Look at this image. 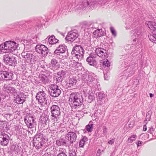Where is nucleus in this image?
<instances>
[{
  "label": "nucleus",
  "instance_id": "nucleus-44",
  "mask_svg": "<svg viewBox=\"0 0 156 156\" xmlns=\"http://www.w3.org/2000/svg\"><path fill=\"white\" fill-rule=\"evenodd\" d=\"M68 64V63L67 62H66L65 63L64 65L63 66L64 69H69L70 68V65Z\"/></svg>",
  "mask_w": 156,
  "mask_h": 156
},
{
  "label": "nucleus",
  "instance_id": "nucleus-19",
  "mask_svg": "<svg viewBox=\"0 0 156 156\" xmlns=\"http://www.w3.org/2000/svg\"><path fill=\"white\" fill-rule=\"evenodd\" d=\"M72 51L79 52V54L80 53V55H79L80 56H81V55H83L84 54L83 49V47L80 45H76L74 46Z\"/></svg>",
  "mask_w": 156,
  "mask_h": 156
},
{
  "label": "nucleus",
  "instance_id": "nucleus-24",
  "mask_svg": "<svg viewBox=\"0 0 156 156\" xmlns=\"http://www.w3.org/2000/svg\"><path fill=\"white\" fill-rule=\"evenodd\" d=\"M67 141L66 137H64L57 140L56 144L58 146L65 145L66 144Z\"/></svg>",
  "mask_w": 156,
  "mask_h": 156
},
{
  "label": "nucleus",
  "instance_id": "nucleus-22",
  "mask_svg": "<svg viewBox=\"0 0 156 156\" xmlns=\"http://www.w3.org/2000/svg\"><path fill=\"white\" fill-rule=\"evenodd\" d=\"M23 94H20L16 96V101L17 103L23 104L25 101L24 98L23 97Z\"/></svg>",
  "mask_w": 156,
  "mask_h": 156
},
{
  "label": "nucleus",
  "instance_id": "nucleus-64",
  "mask_svg": "<svg viewBox=\"0 0 156 156\" xmlns=\"http://www.w3.org/2000/svg\"><path fill=\"white\" fill-rule=\"evenodd\" d=\"M136 40V38H135V39H134L133 40V41H135Z\"/></svg>",
  "mask_w": 156,
  "mask_h": 156
},
{
  "label": "nucleus",
  "instance_id": "nucleus-37",
  "mask_svg": "<svg viewBox=\"0 0 156 156\" xmlns=\"http://www.w3.org/2000/svg\"><path fill=\"white\" fill-rule=\"evenodd\" d=\"M41 136V135L40 134L36 135L35 136L33 141L36 140L37 141L41 142L42 136Z\"/></svg>",
  "mask_w": 156,
  "mask_h": 156
},
{
  "label": "nucleus",
  "instance_id": "nucleus-3",
  "mask_svg": "<svg viewBox=\"0 0 156 156\" xmlns=\"http://www.w3.org/2000/svg\"><path fill=\"white\" fill-rule=\"evenodd\" d=\"M96 76L95 74L92 73H89L88 74H84L82 76V80L84 82L88 84L89 86L93 87L95 85L97 84V81L95 80Z\"/></svg>",
  "mask_w": 156,
  "mask_h": 156
},
{
  "label": "nucleus",
  "instance_id": "nucleus-41",
  "mask_svg": "<svg viewBox=\"0 0 156 156\" xmlns=\"http://www.w3.org/2000/svg\"><path fill=\"white\" fill-rule=\"evenodd\" d=\"M103 65L105 67H108L110 66V62L107 59H106L103 62Z\"/></svg>",
  "mask_w": 156,
  "mask_h": 156
},
{
  "label": "nucleus",
  "instance_id": "nucleus-27",
  "mask_svg": "<svg viewBox=\"0 0 156 156\" xmlns=\"http://www.w3.org/2000/svg\"><path fill=\"white\" fill-rule=\"evenodd\" d=\"M9 64H8L9 66H14L17 64V58L14 56H11L10 58L9 62Z\"/></svg>",
  "mask_w": 156,
  "mask_h": 156
},
{
  "label": "nucleus",
  "instance_id": "nucleus-54",
  "mask_svg": "<svg viewBox=\"0 0 156 156\" xmlns=\"http://www.w3.org/2000/svg\"><path fill=\"white\" fill-rule=\"evenodd\" d=\"M151 118V116H148V115H146L145 121H148L150 120Z\"/></svg>",
  "mask_w": 156,
  "mask_h": 156
},
{
  "label": "nucleus",
  "instance_id": "nucleus-52",
  "mask_svg": "<svg viewBox=\"0 0 156 156\" xmlns=\"http://www.w3.org/2000/svg\"><path fill=\"white\" fill-rule=\"evenodd\" d=\"M137 147L141 146L142 144V142L141 141L139 140L136 143Z\"/></svg>",
  "mask_w": 156,
  "mask_h": 156
},
{
  "label": "nucleus",
  "instance_id": "nucleus-1",
  "mask_svg": "<svg viewBox=\"0 0 156 156\" xmlns=\"http://www.w3.org/2000/svg\"><path fill=\"white\" fill-rule=\"evenodd\" d=\"M69 103L71 106L75 109L77 107L79 108L82 105L83 102L82 96L80 94L73 93L70 95L69 98Z\"/></svg>",
  "mask_w": 156,
  "mask_h": 156
},
{
  "label": "nucleus",
  "instance_id": "nucleus-49",
  "mask_svg": "<svg viewBox=\"0 0 156 156\" xmlns=\"http://www.w3.org/2000/svg\"><path fill=\"white\" fill-rule=\"evenodd\" d=\"M8 90L10 91L12 93H14L15 92L16 89L14 88L10 87L9 88Z\"/></svg>",
  "mask_w": 156,
  "mask_h": 156
},
{
  "label": "nucleus",
  "instance_id": "nucleus-38",
  "mask_svg": "<svg viewBox=\"0 0 156 156\" xmlns=\"http://www.w3.org/2000/svg\"><path fill=\"white\" fill-rule=\"evenodd\" d=\"M131 48L130 53H132L135 51L140 47V46H136V45L135 44H131Z\"/></svg>",
  "mask_w": 156,
  "mask_h": 156
},
{
  "label": "nucleus",
  "instance_id": "nucleus-40",
  "mask_svg": "<svg viewBox=\"0 0 156 156\" xmlns=\"http://www.w3.org/2000/svg\"><path fill=\"white\" fill-rule=\"evenodd\" d=\"M131 44H128L126 45L125 47V50L126 51H128V53H130V51L131 50Z\"/></svg>",
  "mask_w": 156,
  "mask_h": 156
},
{
  "label": "nucleus",
  "instance_id": "nucleus-7",
  "mask_svg": "<svg viewBox=\"0 0 156 156\" xmlns=\"http://www.w3.org/2000/svg\"><path fill=\"white\" fill-rule=\"evenodd\" d=\"M50 89L49 92L50 95L53 97H58L61 93V90L59 88V87L55 84H51L50 87Z\"/></svg>",
  "mask_w": 156,
  "mask_h": 156
},
{
  "label": "nucleus",
  "instance_id": "nucleus-4",
  "mask_svg": "<svg viewBox=\"0 0 156 156\" xmlns=\"http://www.w3.org/2000/svg\"><path fill=\"white\" fill-rule=\"evenodd\" d=\"M145 24L151 31V34L148 36L150 40L156 43V23L153 21H147Z\"/></svg>",
  "mask_w": 156,
  "mask_h": 156
},
{
  "label": "nucleus",
  "instance_id": "nucleus-28",
  "mask_svg": "<svg viewBox=\"0 0 156 156\" xmlns=\"http://www.w3.org/2000/svg\"><path fill=\"white\" fill-rule=\"evenodd\" d=\"M86 61L89 65L91 66H95L97 65V62L95 59L90 58H87Z\"/></svg>",
  "mask_w": 156,
  "mask_h": 156
},
{
  "label": "nucleus",
  "instance_id": "nucleus-48",
  "mask_svg": "<svg viewBox=\"0 0 156 156\" xmlns=\"http://www.w3.org/2000/svg\"><path fill=\"white\" fill-rule=\"evenodd\" d=\"M96 57V55L94 54H90L89 56L88 57V58H90L94 59V58H95Z\"/></svg>",
  "mask_w": 156,
  "mask_h": 156
},
{
  "label": "nucleus",
  "instance_id": "nucleus-53",
  "mask_svg": "<svg viewBox=\"0 0 156 156\" xmlns=\"http://www.w3.org/2000/svg\"><path fill=\"white\" fill-rule=\"evenodd\" d=\"M115 140L114 139H112L109 140L108 143L110 144H113Z\"/></svg>",
  "mask_w": 156,
  "mask_h": 156
},
{
  "label": "nucleus",
  "instance_id": "nucleus-45",
  "mask_svg": "<svg viewBox=\"0 0 156 156\" xmlns=\"http://www.w3.org/2000/svg\"><path fill=\"white\" fill-rule=\"evenodd\" d=\"M69 156H76V152L73 150L69 151Z\"/></svg>",
  "mask_w": 156,
  "mask_h": 156
},
{
  "label": "nucleus",
  "instance_id": "nucleus-12",
  "mask_svg": "<svg viewBox=\"0 0 156 156\" xmlns=\"http://www.w3.org/2000/svg\"><path fill=\"white\" fill-rule=\"evenodd\" d=\"M78 34L77 33L71 31L69 32L65 38L66 42L69 43L75 40L78 37Z\"/></svg>",
  "mask_w": 156,
  "mask_h": 156
},
{
  "label": "nucleus",
  "instance_id": "nucleus-63",
  "mask_svg": "<svg viewBox=\"0 0 156 156\" xmlns=\"http://www.w3.org/2000/svg\"><path fill=\"white\" fill-rule=\"evenodd\" d=\"M150 97L151 98L153 96V94L151 93H150Z\"/></svg>",
  "mask_w": 156,
  "mask_h": 156
},
{
  "label": "nucleus",
  "instance_id": "nucleus-60",
  "mask_svg": "<svg viewBox=\"0 0 156 156\" xmlns=\"http://www.w3.org/2000/svg\"><path fill=\"white\" fill-rule=\"evenodd\" d=\"M101 150L100 149H99L97 151V154H98L99 155H100V153H101Z\"/></svg>",
  "mask_w": 156,
  "mask_h": 156
},
{
  "label": "nucleus",
  "instance_id": "nucleus-14",
  "mask_svg": "<svg viewBox=\"0 0 156 156\" xmlns=\"http://www.w3.org/2000/svg\"><path fill=\"white\" fill-rule=\"evenodd\" d=\"M79 131H75V132H69L67 134L68 140L69 141L70 143L73 144L75 142L76 140L77 135L79 134Z\"/></svg>",
  "mask_w": 156,
  "mask_h": 156
},
{
  "label": "nucleus",
  "instance_id": "nucleus-33",
  "mask_svg": "<svg viewBox=\"0 0 156 156\" xmlns=\"http://www.w3.org/2000/svg\"><path fill=\"white\" fill-rule=\"evenodd\" d=\"M93 124L92 121L90 122L86 126V129L88 132H91L93 129Z\"/></svg>",
  "mask_w": 156,
  "mask_h": 156
},
{
  "label": "nucleus",
  "instance_id": "nucleus-35",
  "mask_svg": "<svg viewBox=\"0 0 156 156\" xmlns=\"http://www.w3.org/2000/svg\"><path fill=\"white\" fill-rule=\"evenodd\" d=\"M77 80L74 77L72 76L70 77L69 81V85L73 86L75 85L76 83Z\"/></svg>",
  "mask_w": 156,
  "mask_h": 156
},
{
  "label": "nucleus",
  "instance_id": "nucleus-11",
  "mask_svg": "<svg viewBox=\"0 0 156 156\" xmlns=\"http://www.w3.org/2000/svg\"><path fill=\"white\" fill-rule=\"evenodd\" d=\"M96 4V2L94 0H84L82 3V5H80V8H83L88 7L89 9H93Z\"/></svg>",
  "mask_w": 156,
  "mask_h": 156
},
{
  "label": "nucleus",
  "instance_id": "nucleus-15",
  "mask_svg": "<svg viewBox=\"0 0 156 156\" xmlns=\"http://www.w3.org/2000/svg\"><path fill=\"white\" fill-rule=\"evenodd\" d=\"M24 121L27 126L29 128H31L34 127L33 123H34V119L32 116H29L28 117H27L26 118H25Z\"/></svg>",
  "mask_w": 156,
  "mask_h": 156
},
{
  "label": "nucleus",
  "instance_id": "nucleus-32",
  "mask_svg": "<svg viewBox=\"0 0 156 156\" xmlns=\"http://www.w3.org/2000/svg\"><path fill=\"white\" fill-rule=\"evenodd\" d=\"M10 57L9 54H5L3 55V58H2V61L5 64H9V59L10 58Z\"/></svg>",
  "mask_w": 156,
  "mask_h": 156
},
{
  "label": "nucleus",
  "instance_id": "nucleus-25",
  "mask_svg": "<svg viewBox=\"0 0 156 156\" xmlns=\"http://www.w3.org/2000/svg\"><path fill=\"white\" fill-rule=\"evenodd\" d=\"M58 62L55 59H52L51 62V67H52L51 69L53 71H55L58 68V66L57 65Z\"/></svg>",
  "mask_w": 156,
  "mask_h": 156
},
{
  "label": "nucleus",
  "instance_id": "nucleus-31",
  "mask_svg": "<svg viewBox=\"0 0 156 156\" xmlns=\"http://www.w3.org/2000/svg\"><path fill=\"white\" fill-rule=\"evenodd\" d=\"M33 144L34 146L37 150L41 148L42 146V144L41 142L37 141L36 140L33 141Z\"/></svg>",
  "mask_w": 156,
  "mask_h": 156
},
{
  "label": "nucleus",
  "instance_id": "nucleus-17",
  "mask_svg": "<svg viewBox=\"0 0 156 156\" xmlns=\"http://www.w3.org/2000/svg\"><path fill=\"white\" fill-rule=\"evenodd\" d=\"M67 47L64 45H60L55 51L54 53L57 55L64 53L66 50Z\"/></svg>",
  "mask_w": 156,
  "mask_h": 156
},
{
  "label": "nucleus",
  "instance_id": "nucleus-56",
  "mask_svg": "<svg viewBox=\"0 0 156 156\" xmlns=\"http://www.w3.org/2000/svg\"><path fill=\"white\" fill-rule=\"evenodd\" d=\"M4 48V45H3L2 44L0 45V51H2L3 49L5 50V49Z\"/></svg>",
  "mask_w": 156,
  "mask_h": 156
},
{
  "label": "nucleus",
  "instance_id": "nucleus-61",
  "mask_svg": "<svg viewBox=\"0 0 156 156\" xmlns=\"http://www.w3.org/2000/svg\"><path fill=\"white\" fill-rule=\"evenodd\" d=\"M93 25L92 24H90L89 27V28H88V29H91L93 28Z\"/></svg>",
  "mask_w": 156,
  "mask_h": 156
},
{
  "label": "nucleus",
  "instance_id": "nucleus-39",
  "mask_svg": "<svg viewBox=\"0 0 156 156\" xmlns=\"http://www.w3.org/2000/svg\"><path fill=\"white\" fill-rule=\"evenodd\" d=\"M136 136L134 135H132L129 137L128 140V141L130 143H132L135 140Z\"/></svg>",
  "mask_w": 156,
  "mask_h": 156
},
{
  "label": "nucleus",
  "instance_id": "nucleus-57",
  "mask_svg": "<svg viewBox=\"0 0 156 156\" xmlns=\"http://www.w3.org/2000/svg\"><path fill=\"white\" fill-rule=\"evenodd\" d=\"M65 151V149H64L62 148H60V149H59V151H60L59 153H61V152L62 153H62H65L64 152Z\"/></svg>",
  "mask_w": 156,
  "mask_h": 156
},
{
  "label": "nucleus",
  "instance_id": "nucleus-47",
  "mask_svg": "<svg viewBox=\"0 0 156 156\" xmlns=\"http://www.w3.org/2000/svg\"><path fill=\"white\" fill-rule=\"evenodd\" d=\"M155 129L153 127H151L148 130V132L151 134H152L154 132V131Z\"/></svg>",
  "mask_w": 156,
  "mask_h": 156
},
{
  "label": "nucleus",
  "instance_id": "nucleus-13",
  "mask_svg": "<svg viewBox=\"0 0 156 156\" xmlns=\"http://www.w3.org/2000/svg\"><path fill=\"white\" fill-rule=\"evenodd\" d=\"M9 139L10 137L8 135L4 132H2L0 135V144L4 146H7Z\"/></svg>",
  "mask_w": 156,
  "mask_h": 156
},
{
  "label": "nucleus",
  "instance_id": "nucleus-5",
  "mask_svg": "<svg viewBox=\"0 0 156 156\" xmlns=\"http://www.w3.org/2000/svg\"><path fill=\"white\" fill-rule=\"evenodd\" d=\"M17 44L14 42L9 41L5 42L4 44L5 50L8 53H13L17 48Z\"/></svg>",
  "mask_w": 156,
  "mask_h": 156
},
{
  "label": "nucleus",
  "instance_id": "nucleus-59",
  "mask_svg": "<svg viewBox=\"0 0 156 156\" xmlns=\"http://www.w3.org/2000/svg\"><path fill=\"white\" fill-rule=\"evenodd\" d=\"M147 129V127L146 125H145L143 126V130L144 131H146Z\"/></svg>",
  "mask_w": 156,
  "mask_h": 156
},
{
  "label": "nucleus",
  "instance_id": "nucleus-62",
  "mask_svg": "<svg viewBox=\"0 0 156 156\" xmlns=\"http://www.w3.org/2000/svg\"><path fill=\"white\" fill-rule=\"evenodd\" d=\"M123 1L125 3H127L128 2V0H123Z\"/></svg>",
  "mask_w": 156,
  "mask_h": 156
},
{
  "label": "nucleus",
  "instance_id": "nucleus-42",
  "mask_svg": "<svg viewBox=\"0 0 156 156\" xmlns=\"http://www.w3.org/2000/svg\"><path fill=\"white\" fill-rule=\"evenodd\" d=\"M110 30L112 35L115 37H116V33L114 28L111 27L110 28Z\"/></svg>",
  "mask_w": 156,
  "mask_h": 156
},
{
  "label": "nucleus",
  "instance_id": "nucleus-43",
  "mask_svg": "<svg viewBox=\"0 0 156 156\" xmlns=\"http://www.w3.org/2000/svg\"><path fill=\"white\" fill-rule=\"evenodd\" d=\"M136 64H135V63L132 64L131 65H129L127 68L128 69H129V70H133L134 68V67H135V65H136Z\"/></svg>",
  "mask_w": 156,
  "mask_h": 156
},
{
  "label": "nucleus",
  "instance_id": "nucleus-9",
  "mask_svg": "<svg viewBox=\"0 0 156 156\" xmlns=\"http://www.w3.org/2000/svg\"><path fill=\"white\" fill-rule=\"evenodd\" d=\"M13 77V73L11 72L6 71H0V80H12Z\"/></svg>",
  "mask_w": 156,
  "mask_h": 156
},
{
  "label": "nucleus",
  "instance_id": "nucleus-34",
  "mask_svg": "<svg viewBox=\"0 0 156 156\" xmlns=\"http://www.w3.org/2000/svg\"><path fill=\"white\" fill-rule=\"evenodd\" d=\"M87 138L86 136H84L80 140L79 143V146L80 147H83L86 141L87 140Z\"/></svg>",
  "mask_w": 156,
  "mask_h": 156
},
{
  "label": "nucleus",
  "instance_id": "nucleus-8",
  "mask_svg": "<svg viewBox=\"0 0 156 156\" xmlns=\"http://www.w3.org/2000/svg\"><path fill=\"white\" fill-rule=\"evenodd\" d=\"M35 51L43 56H46L48 52V48L43 44H37L35 47Z\"/></svg>",
  "mask_w": 156,
  "mask_h": 156
},
{
  "label": "nucleus",
  "instance_id": "nucleus-21",
  "mask_svg": "<svg viewBox=\"0 0 156 156\" xmlns=\"http://www.w3.org/2000/svg\"><path fill=\"white\" fill-rule=\"evenodd\" d=\"M144 32V29L142 27H138L135 30L134 33L139 37L143 35Z\"/></svg>",
  "mask_w": 156,
  "mask_h": 156
},
{
  "label": "nucleus",
  "instance_id": "nucleus-18",
  "mask_svg": "<svg viewBox=\"0 0 156 156\" xmlns=\"http://www.w3.org/2000/svg\"><path fill=\"white\" fill-rule=\"evenodd\" d=\"M71 54L73 59L77 61H81L83 59L84 56V55H81V56H80L79 55H80L79 54V52L73 51H71Z\"/></svg>",
  "mask_w": 156,
  "mask_h": 156
},
{
  "label": "nucleus",
  "instance_id": "nucleus-51",
  "mask_svg": "<svg viewBox=\"0 0 156 156\" xmlns=\"http://www.w3.org/2000/svg\"><path fill=\"white\" fill-rule=\"evenodd\" d=\"M57 156H67V155L65 153L61 152L58 154Z\"/></svg>",
  "mask_w": 156,
  "mask_h": 156
},
{
  "label": "nucleus",
  "instance_id": "nucleus-50",
  "mask_svg": "<svg viewBox=\"0 0 156 156\" xmlns=\"http://www.w3.org/2000/svg\"><path fill=\"white\" fill-rule=\"evenodd\" d=\"M107 129L105 126H103V132L104 133V135H105L107 133Z\"/></svg>",
  "mask_w": 156,
  "mask_h": 156
},
{
  "label": "nucleus",
  "instance_id": "nucleus-6",
  "mask_svg": "<svg viewBox=\"0 0 156 156\" xmlns=\"http://www.w3.org/2000/svg\"><path fill=\"white\" fill-rule=\"evenodd\" d=\"M51 116H52V120L53 122L57 121L60 115L61 112L59 107L58 105H52L50 108Z\"/></svg>",
  "mask_w": 156,
  "mask_h": 156
},
{
  "label": "nucleus",
  "instance_id": "nucleus-29",
  "mask_svg": "<svg viewBox=\"0 0 156 156\" xmlns=\"http://www.w3.org/2000/svg\"><path fill=\"white\" fill-rule=\"evenodd\" d=\"M48 40L49 43L51 44H55L58 41V40L56 39L54 35L50 36Z\"/></svg>",
  "mask_w": 156,
  "mask_h": 156
},
{
  "label": "nucleus",
  "instance_id": "nucleus-26",
  "mask_svg": "<svg viewBox=\"0 0 156 156\" xmlns=\"http://www.w3.org/2000/svg\"><path fill=\"white\" fill-rule=\"evenodd\" d=\"M50 76L47 77L45 75H43L39 77V79L41 82H42L43 83L46 84L48 83L49 81Z\"/></svg>",
  "mask_w": 156,
  "mask_h": 156
},
{
  "label": "nucleus",
  "instance_id": "nucleus-16",
  "mask_svg": "<svg viewBox=\"0 0 156 156\" xmlns=\"http://www.w3.org/2000/svg\"><path fill=\"white\" fill-rule=\"evenodd\" d=\"M95 52L97 55L101 58H105L107 55L106 51L101 48H98L96 49Z\"/></svg>",
  "mask_w": 156,
  "mask_h": 156
},
{
  "label": "nucleus",
  "instance_id": "nucleus-30",
  "mask_svg": "<svg viewBox=\"0 0 156 156\" xmlns=\"http://www.w3.org/2000/svg\"><path fill=\"white\" fill-rule=\"evenodd\" d=\"M68 73L67 72V71L65 70H62L60 72H58L57 73V75L58 76H59L62 78H65V77L68 76Z\"/></svg>",
  "mask_w": 156,
  "mask_h": 156
},
{
  "label": "nucleus",
  "instance_id": "nucleus-46",
  "mask_svg": "<svg viewBox=\"0 0 156 156\" xmlns=\"http://www.w3.org/2000/svg\"><path fill=\"white\" fill-rule=\"evenodd\" d=\"M63 79V78H61L59 76H57V78H56L57 82L58 83L59 82H61L62 80Z\"/></svg>",
  "mask_w": 156,
  "mask_h": 156
},
{
  "label": "nucleus",
  "instance_id": "nucleus-55",
  "mask_svg": "<svg viewBox=\"0 0 156 156\" xmlns=\"http://www.w3.org/2000/svg\"><path fill=\"white\" fill-rule=\"evenodd\" d=\"M88 98L89 99H90V100H91V101H92L94 99V96L90 95L88 96Z\"/></svg>",
  "mask_w": 156,
  "mask_h": 156
},
{
  "label": "nucleus",
  "instance_id": "nucleus-20",
  "mask_svg": "<svg viewBox=\"0 0 156 156\" xmlns=\"http://www.w3.org/2000/svg\"><path fill=\"white\" fill-rule=\"evenodd\" d=\"M49 116L46 114H43L40 117V122L44 125H47L49 120Z\"/></svg>",
  "mask_w": 156,
  "mask_h": 156
},
{
  "label": "nucleus",
  "instance_id": "nucleus-36",
  "mask_svg": "<svg viewBox=\"0 0 156 156\" xmlns=\"http://www.w3.org/2000/svg\"><path fill=\"white\" fill-rule=\"evenodd\" d=\"M97 96L98 98L101 101V100L103 98H104L105 96V95L102 92H98L97 94Z\"/></svg>",
  "mask_w": 156,
  "mask_h": 156
},
{
  "label": "nucleus",
  "instance_id": "nucleus-10",
  "mask_svg": "<svg viewBox=\"0 0 156 156\" xmlns=\"http://www.w3.org/2000/svg\"><path fill=\"white\" fill-rule=\"evenodd\" d=\"M36 99L38 102L41 104L47 105V100L46 99V95L44 91H42L38 92L36 95Z\"/></svg>",
  "mask_w": 156,
  "mask_h": 156
},
{
  "label": "nucleus",
  "instance_id": "nucleus-2",
  "mask_svg": "<svg viewBox=\"0 0 156 156\" xmlns=\"http://www.w3.org/2000/svg\"><path fill=\"white\" fill-rule=\"evenodd\" d=\"M30 47V45H27L25 46L24 50L21 54V56L24 59L25 61L28 63L37 60V57L35 54L27 51L28 50L27 48H29Z\"/></svg>",
  "mask_w": 156,
  "mask_h": 156
},
{
  "label": "nucleus",
  "instance_id": "nucleus-23",
  "mask_svg": "<svg viewBox=\"0 0 156 156\" xmlns=\"http://www.w3.org/2000/svg\"><path fill=\"white\" fill-rule=\"evenodd\" d=\"M101 31V29H97L95 30L93 33V37L96 38L102 36L104 34Z\"/></svg>",
  "mask_w": 156,
  "mask_h": 156
},
{
  "label": "nucleus",
  "instance_id": "nucleus-58",
  "mask_svg": "<svg viewBox=\"0 0 156 156\" xmlns=\"http://www.w3.org/2000/svg\"><path fill=\"white\" fill-rule=\"evenodd\" d=\"M152 114V112L151 111H149L146 114V115H148V116H151V115Z\"/></svg>",
  "mask_w": 156,
  "mask_h": 156
}]
</instances>
